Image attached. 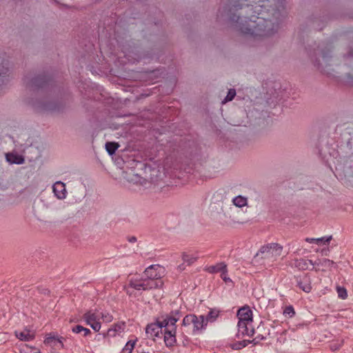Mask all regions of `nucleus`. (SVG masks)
I'll return each mask as SVG.
<instances>
[{"instance_id":"obj_28","label":"nucleus","mask_w":353,"mask_h":353,"mask_svg":"<svg viewBox=\"0 0 353 353\" xmlns=\"http://www.w3.org/2000/svg\"><path fill=\"white\" fill-rule=\"evenodd\" d=\"M8 72V63H3L2 65H0V77H5L6 74Z\"/></svg>"},{"instance_id":"obj_23","label":"nucleus","mask_w":353,"mask_h":353,"mask_svg":"<svg viewBox=\"0 0 353 353\" xmlns=\"http://www.w3.org/2000/svg\"><path fill=\"white\" fill-rule=\"evenodd\" d=\"M101 319L104 323H110L113 320V316L108 312L101 311Z\"/></svg>"},{"instance_id":"obj_2","label":"nucleus","mask_w":353,"mask_h":353,"mask_svg":"<svg viewBox=\"0 0 353 353\" xmlns=\"http://www.w3.org/2000/svg\"><path fill=\"white\" fill-rule=\"evenodd\" d=\"M283 247L277 243H270L261 248L253 259V263L266 269L273 266V263L281 255Z\"/></svg>"},{"instance_id":"obj_1","label":"nucleus","mask_w":353,"mask_h":353,"mask_svg":"<svg viewBox=\"0 0 353 353\" xmlns=\"http://www.w3.org/2000/svg\"><path fill=\"white\" fill-rule=\"evenodd\" d=\"M164 268L159 265H152L145 269L143 277L140 279H131L126 291L132 295L134 290L140 292L161 287L163 284L161 276Z\"/></svg>"},{"instance_id":"obj_18","label":"nucleus","mask_w":353,"mask_h":353,"mask_svg":"<svg viewBox=\"0 0 353 353\" xmlns=\"http://www.w3.org/2000/svg\"><path fill=\"white\" fill-rule=\"evenodd\" d=\"M72 331L76 334L82 333L84 336H88L90 333V330L89 329L79 325L73 327L72 328Z\"/></svg>"},{"instance_id":"obj_29","label":"nucleus","mask_w":353,"mask_h":353,"mask_svg":"<svg viewBox=\"0 0 353 353\" xmlns=\"http://www.w3.org/2000/svg\"><path fill=\"white\" fill-rule=\"evenodd\" d=\"M334 264L332 261H330L327 259H324L322 260V264L321 266L324 267H331Z\"/></svg>"},{"instance_id":"obj_12","label":"nucleus","mask_w":353,"mask_h":353,"mask_svg":"<svg viewBox=\"0 0 353 353\" xmlns=\"http://www.w3.org/2000/svg\"><path fill=\"white\" fill-rule=\"evenodd\" d=\"M6 160L10 163L22 164L24 162L23 157L16 153H8L6 155Z\"/></svg>"},{"instance_id":"obj_21","label":"nucleus","mask_w":353,"mask_h":353,"mask_svg":"<svg viewBox=\"0 0 353 353\" xmlns=\"http://www.w3.org/2000/svg\"><path fill=\"white\" fill-rule=\"evenodd\" d=\"M135 344L136 341H129L126 343L121 353H132L133 349L134 348Z\"/></svg>"},{"instance_id":"obj_25","label":"nucleus","mask_w":353,"mask_h":353,"mask_svg":"<svg viewBox=\"0 0 353 353\" xmlns=\"http://www.w3.org/2000/svg\"><path fill=\"white\" fill-rule=\"evenodd\" d=\"M283 314L288 317H292L295 314L294 310L292 305L287 306L283 310Z\"/></svg>"},{"instance_id":"obj_9","label":"nucleus","mask_w":353,"mask_h":353,"mask_svg":"<svg viewBox=\"0 0 353 353\" xmlns=\"http://www.w3.org/2000/svg\"><path fill=\"white\" fill-rule=\"evenodd\" d=\"M53 192L59 199H64L67 196L65 185L61 181H57L52 186Z\"/></svg>"},{"instance_id":"obj_33","label":"nucleus","mask_w":353,"mask_h":353,"mask_svg":"<svg viewBox=\"0 0 353 353\" xmlns=\"http://www.w3.org/2000/svg\"><path fill=\"white\" fill-rule=\"evenodd\" d=\"M339 348V346H336V345H331V349L333 350H336Z\"/></svg>"},{"instance_id":"obj_14","label":"nucleus","mask_w":353,"mask_h":353,"mask_svg":"<svg viewBox=\"0 0 353 353\" xmlns=\"http://www.w3.org/2000/svg\"><path fill=\"white\" fill-rule=\"evenodd\" d=\"M232 203L235 207L243 208L248 205V199L245 196L239 195L232 199Z\"/></svg>"},{"instance_id":"obj_19","label":"nucleus","mask_w":353,"mask_h":353,"mask_svg":"<svg viewBox=\"0 0 353 353\" xmlns=\"http://www.w3.org/2000/svg\"><path fill=\"white\" fill-rule=\"evenodd\" d=\"M21 353H41L40 350L28 345H23L20 349Z\"/></svg>"},{"instance_id":"obj_24","label":"nucleus","mask_w":353,"mask_h":353,"mask_svg":"<svg viewBox=\"0 0 353 353\" xmlns=\"http://www.w3.org/2000/svg\"><path fill=\"white\" fill-rule=\"evenodd\" d=\"M236 95V91L234 89H230L225 98L222 101L223 103H225L228 101H232Z\"/></svg>"},{"instance_id":"obj_10","label":"nucleus","mask_w":353,"mask_h":353,"mask_svg":"<svg viewBox=\"0 0 353 353\" xmlns=\"http://www.w3.org/2000/svg\"><path fill=\"white\" fill-rule=\"evenodd\" d=\"M161 330V327L158 321L157 323H153L148 325L145 329V332L148 337L154 338L159 336V332Z\"/></svg>"},{"instance_id":"obj_5","label":"nucleus","mask_w":353,"mask_h":353,"mask_svg":"<svg viewBox=\"0 0 353 353\" xmlns=\"http://www.w3.org/2000/svg\"><path fill=\"white\" fill-rule=\"evenodd\" d=\"M182 325L191 330L194 335L201 334L207 327L204 315L188 314L183 318Z\"/></svg>"},{"instance_id":"obj_34","label":"nucleus","mask_w":353,"mask_h":353,"mask_svg":"<svg viewBox=\"0 0 353 353\" xmlns=\"http://www.w3.org/2000/svg\"><path fill=\"white\" fill-rule=\"evenodd\" d=\"M299 248H297V249H296V250L294 251V253H295V254H299Z\"/></svg>"},{"instance_id":"obj_36","label":"nucleus","mask_w":353,"mask_h":353,"mask_svg":"<svg viewBox=\"0 0 353 353\" xmlns=\"http://www.w3.org/2000/svg\"><path fill=\"white\" fill-rule=\"evenodd\" d=\"M233 210H234V208H233L232 207H230V208H229V210H230V212H232V211H233Z\"/></svg>"},{"instance_id":"obj_22","label":"nucleus","mask_w":353,"mask_h":353,"mask_svg":"<svg viewBox=\"0 0 353 353\" xmlns=\"http://www.w3.org/2000/svg\"><path fill=\"white\" fill-rule=\"evenodd\" d=\"M182 259L184 262L187 263L188 265H190L196 260L197 256L184 253L183 254Z\"/></svg>"},{"instance_id":"obj_8","label":"nucleus","mask_w":353,"mask_h":353,"mask_svg":"<svg viewBox=\"0 0 353 353\" xmlns=\"http://www.w3.org/2000/svg\"><path fill=\"white\" fill-rule=\"evenodd\" d=\"M298 286L305 292L309 293L312 290L311 279L307 274L296 278Z\"/></svg>"},{"instance_id":"obj_7","label":"nucleus","mask_w":353,"mask_h":353,"mask_svg":"<svg viewBox=\"0 0 353 353\" xmlns=\"http://www.w3.org/2000/svg\"><path fill=\"white\" fill-rule=\"evenodd\" d=\"M14 333L16 337L23 341H30L35 337V332L31 329L24 328L23 330H17Z\"/></svg>"},{"instance_id":"obj_17","label":"nucleus","mask_w":353,"mask_h":353,"mask_svg":"<svg viewBox=\"0 0 353 353\" xmlns=\"http://www.w3.org/2000/svg\"><path fill=\"white\" fill-rule=\"evenodd\" d=\"M227 268L226 265H225L223 263H219L216 265L210 266L208 268V271L210 273H215V272H223V271H226Z\"/></svg>"},{"instance_id":"obj_15","label":"nucleus","mask_w":353,"mask_h":353,"mask_svg":"<svg viewBox=\"0 0 353 353\" xmlns=\"http://www.w3.org/2000/svg\"><path fill=\"white\" fill-rule=\"evenodd\" d=\"M124 327L125 325L123 323L116 324L108 330L107 335L109 336H114L117 334L123 332L124 330Z\"/></svg>"},{"instance_id":"obj_35","label":"nucleus","mask_w":353,"mask_h":353,"mask_svg":"<svg viewBox=\"0 0 353 353\" xmlns=\"http://www.w3.org/2000/svg\"><path fill=\"white\" fill-rule=\"evenodd\" d=\"M289 245H290V246H292V248H294V246H295V243H291V244H289Z\"/></svg>"},{"instance_id":"obj_16","label":"nucleus","mask_w":353,"mask_h":353,"mask_svg":"<svg viewBox=\"0 0 353 353\" xmlns=\"http://www.w3.org/2000/svg\"><path fill=\"white\" fill-rule=\"evenodd\" d=\"M219 316V312L215 310H210L206 315H204V320L205 325L208 326V323L214 322Z\"/></svg>"},{"instance_id":"obj_27","label":"nucleus","mask_w":353,"mask_h":353,"mask_svg":"<svg viewBox=\"0 0 353 353\" xmlns=\"http://www.w3.org/2000/svg\"><path fill=\"white\" fill-rule=\"evenodd\" d=\"M338 296L342 299H345L347 296V291L344 288L337 287Z\"/></svg>"},{"instance_id":"obj_26","label":"nucleus","mask_w":353,"mask_h":353,"mask_svg":"<svg viewBox=\"0 0 353 353\" xmlns=\"http://www.w3.org/2000/svg\"><path fill=\"white\" fill-rule=\"evenodd\" d=\"M247 345L248 343L245 341H242L233 343L232 345V348L234 350H241L243 347H245Z\"/></svg>"},{"instance_id":"obj_32","label":"nucleus","mask_w":353,"mask_h":353,"mask_svg":"<svg viewBox=\"0 0 353 353\" xmlns=\"http://www.w3.org/2000/svg\"><path fill=\"white\" fill-rule=\"evenodd\" d=\"M129 241L131 243H134L137 241V238L135 236H132L129 238Z\"/></svg>"},{"instance_id":"obj_31","label":"nucleus","mask_w":353,"mask_h":353,"mask_svg":"<svg viewBox=\"0 0 353 353\" xmlns=\"http://www.w3.org/2000/svg\"><path fill=\"white\" fill-rule=\"evenodd\" d=\"M321 264H322V260H316L315 261H312V265H310L311 266V270H312L314 266H321Z\"/></svg>"},{"instance_id":"obj_3","label":"nucleus","mask_w":353,"mask_h":353,"mask_svg":"<svg viewBox=\"0 0 353 353\" xmlns=\"http://www.w3.org/2000/svg\"><path fill=\"white\" fill-rule=\"evenodd\" d=\"M181 314L178 310L172 312L170 314L162 317L159 320L161 330L164 331V341L167 347H172L176 342V323L180 319Z\"/></svg>"},{"instance_id":"obj_30","label":"nucleus","mask_w":353,"mask_h":353,"mask_svg":"<svg viewBox=\"0 0 353 353\" xmlns=\"http://www.w3.org/2000/svg\"><path fill=\"white\" fill-rule=\"evenodd\" d=\"M227 270L226 271H223L222 273H221V279L225 282V283H231L232 282V280L230 279V277L228 276L227 275Z\"/></svg>"},{"instance_id":"obj_20","label":"nucleus","mask_w":353,"mask_h":353,"mask_svg":"<svg viewBox=\"0 0 353 353\" xmlns=\"http://www.w3.org/2000/svg\"><path fill=\"white\" fill-rule=\"evenodd\" d=\"M119 145L114 142H108L105 144V149L109 154H113L117 150Z\"/></svg>"},{"instance_id":"obj_6","label":"nucleus","mask_w":353,"mask_h":353,"mask_svg":"<svg viewBox=\"0 0 353 353\" xmlns=\"http://www.w3.org/2000/svg\"><path fill=\"white\" fill-rule=\"evenodd\" d=\"M83 319L86 323L95 332H99L100 330L101 327V311L90 310L83 315Z\"/></svg>"},{"instance_id":"obj_4","label":"nucleus","mask_w":353,"mask_h":353,"mask_svg":"<svg viewBox=\"0 0 353 353\" xmlns=\"http://www.w3.org/2000/svg\"><path fill=\"white\" fill-rule=\"evenodd\" d=\"M237 336H252L254 334L252 326V312L248 307H243L237 312Z\"/></svg>"},{"instance_id":"obj_11","label":"nucleus","mask_w":353,"mask_h":353,"mask_svg":"<svg viewBox=\"0 0 353 353\" xmlns=\"http://www.w3.org/2000/svg\"><path fill=\"white\" fill-rule=\"evenodd\" d=\"M294 266L299 270H311L310 265H312V260H307L304 259H296L294 263Z\"/></svg>"},{"instance_id":"obj_13","label":"nucleus","mask_w":353,"mask_h":353,"mask_svg":"<svg viewBox=\"0 0 353 353\" xmlns=\"http://www.w3.org/2000/svg\"><path fill=\"white\" fill-rule=\"evenodd\" d=\"M332 236H325L321 238H306L305 241L310 243H316L319 245H326L332 240Z\"/></svg>"}]
</instances>
